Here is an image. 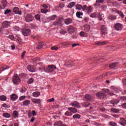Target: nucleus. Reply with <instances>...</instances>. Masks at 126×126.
Here are the masks:
<instances>
[{"label": "nucleus", "instance_id": "nucleus-48", "mask_svg": "<svg viewBox=\"0 0 126 126\" xmlns=\"http://www.w3.org/2000/svg\"><path fill=\"white\" fill-rule=\"evenodd\" d=\"M62 124H63V122H62V121H59L55 123V125L57 126H62Z\"/></svg>", "mask_w": 126, "mask_h": 126}, {"label": "nucleus", "instance_id": "nucleus-10", "mask_svg": "<svg viewBox=\"0 0 126 126\" xmlns=\"http://www.w3.org/2000/svg\"><path fill=\"white\" fill-rule=\"evenodd\" d=\"M27 68L29 71H31V72H35V71H36L35 67L33 66L32 65H30L28 66Z\"/></svg>", "mask_w": 126, "mask_h": 126}, {"label": "nucleus", "instance_id": "nucleus-16", "mask_svg": "<svg viewBox=\"0 0 126 126\" xmlns=\"http://www.w3.org/2000/svg\"><path fill=\"white\" fill-rule=\"evenodd\" d=\"M109 67L112 69H115L118 67V63H112L109 65Z\"/></svg>", "mask_w": 126, "mask_h": 126}, {"label": "nucleus", "instance_id": "nucleus-18", "mask_svg": "<svg viewBox=\"0 0 126 126\" xmlns=\"http://www.w3.org/2000/svg\"><path fill=\"white\" fill-rule=\"evenodd\" d=\"M64 22L66 25H69L72 22V20L70 18L66 19L64 20Z\"/></svg>", "mask_w": 126, "mask_h": 126}, {"label": "nucleus", "instance_id": "nucleus-50", "mask_svg": "<svg viewBox=\"0 0 126 126\" xmlns=\"http://www.w3.org/2000/svg\"><path fill=\"white\" fill-rule=\"evenodd\" d=\"M61 34H63V35H64V34H65V33H66V31H65L64 30H61L60 31Z\"/></svg>", "mask_w": 126, "mask_h": 126}, {"label": "nucleus", "instance_id": "nucleus-39", "mask_svg": "<svg viewBox=\"0 0 126 126\" xmlns=\"http://www.w3.org/2000/svg\"><path fill=\"white\" fill-rule=\"evenodd\" d=\"M117 13L119 14V15L122 17V18H124L125 17V15H124V13L122 12V11H117Z\"/></svg>", "mask_w": 126, "mask_h": 126}, {"label": "nucleus", "instance_id": "nucleus-64", "mask_svg": "<svg viewBox=\"0 0 126 126\" xmlns=\"http://www.w3.org/2000/svg\"><path fill=\"white\" fill-rule=\"evenodd\" d=\"M122 100L125 102H126V96H123L122 97Z\"/></svg>", "mask_w": 126, "mask_h": 126}, {"label": "nucleus", "instance_id": "nucleus-6", "mask_svg": "<svg viewBox=\"0 0 126 126\" xmlns=\"http://www.w3.org/2000/svg\"><path fill=\"white\" fill-rule=\"evenodd\" d=\"M114 28L117 31H120L123 29V25L121 23H116L114 24Z\"/></svg>", "mask_w": 126, "mask_h": 126}, {"label": "nucleus", "instance_id": "nucleus-57", "mask_svg": "<svg viewBox=\"0 0 126 126\" xmlns=\"http://www.w3.org/2000/svg\"><path fill=\"white\" fill-rule=\"evenodd\" d=\"M41 6L43 7L44 9H47L48 8V6L45 4H42Z\"/></svg>", "mask_w": 126, "mask_h": 126}, {"label": "nucleus", "instance_id": "nucleus-34", "mask_svg": "<svg viewBox=\"0 0 126 126\" xmlns=\"http://www.w3.org/2000/svg\"><path fill=\"white\" fill-rule=\"evenodd\" d=\"M62 24H63L62 21H58L54 23V25H56L57 26H61V25H62Z\"/></svg>", "mask_w": 126, "mask_h": 126}, {"label": "nucleus", "instance_id": "nucleus-17", "mask_svg": "<svg viewBox=\"0 0 126 126\" xmlns=\"http://www.w3.org/2000/svg\"><path fill=\"white\" fill-rule=\"evenodd\" d=\"M106 44H107L106 41H97L95 43V45L96 46H104V45H106Z\"/></svg>", "mask_w": 126, "mask_h": 126}, {"label": "nucleus", "instance_id": "nucleus-55", "mask_svg": "<svg viewBox=\"0 0 126 126\" xmlns=\"http://www.w3.org/2000/svg\"><path fill=\"white\" fill-rule=\"evenodd\" d=\"M122 108L123 109H126V103H124L121 105Z\"/></svg>", "mask_w": 126, "mask_h": 126}, {"label": "nucleus", "instance_id": "nucleus-29", "mask_svg": "<svg viewBox=\"0 0 126 126\" xmlns=\"http://www.w3.org/2000/svg\"><path fill=\"white\" fill-rule=\"evenodd\" d=\"M83 27L84 28L85 30L87 32L89 30H90V26H89V25H88V24L84 25Z\"/></svg>", "mask_w": 126, "mask_h": 126}, {"label": "nucleus", "instance_id": "nucleus-7", "mask_svg": "<svg viewBox=\"0 0 126 126\" xmlns=\"http://www.w3.org/2000/svg\"><path fill=\"white\" fill-rule=\"evenodd\" d=\"M96 95L100 99H103L106 97V95L105 93H103L102 92H98L96 94Z\"/></svg>", "mask_w": 126, "mask_h": 126}, {"label": "nucleus", "instance_id": "nucleus-62", "mask_svg": "<svg viewBox=\"0 0 126 126\" xmlns=\"http://www.w3.org/2000/svg\"><path fill=\"white\" fill-rule=\"evenodd\" d=\"M9 38L11 40H14V36L13 35H9Z\"/></svg>", "mask_w": 126, "mask_h": 126}, {"label": "nucleus", "instance_id": "nucleus-41", "mask_svg": "<svg viewBox=\"0 0 126 126\" xmlns=\"http://www.w3.org/2000/svg\"><path fill=\"white\" fill-rule=\"evenodd\" d=\"M35 18L36 19V20H38V21H40V20H41V17L39 14L35 15Z\"/></svg>", "mask_w": 126, "mask_h": 126}, {"label": "nucleus", "instance_id": "nucleus-15", "mask_svg": "<svg viewBox=\"0 0 126 126\" xmlns=\"http://www.w3.org/2000/svg\"><path fill=\"white\" fill-rule=\"evenodd\" d=\"M120 124L121 125V126H126V120L124 118H121Z\"/></svg>", "mask_w": 126, "mask_h": 126}, {"label": "nucleus", "instance_id": "nucleus-60", "mask_svg": "<svg viewBox=\"0 0 126 126\" xmlns=\"http://www.w3.org/2000/svg\"><path fill=\"white\" fill-rule=\"evenodd\" d=\"M79 44L78 43H74L72 45V47L74 48V47H76V46H79Z\"/></svg>", "mask_w": 126, "mask_h": 126}, {"label": "nucleus", "instance_id": "nucleus-45", "mask_svg": "<svg viewBox=\"0 0 126 126\" xmlns=\"http://www.w3.org/2000/svg\"><path fill=\"white\" fill-rule=\"evenodd\" d=\"M66 65L67 67H71V65H72V63H71L70 61H69L68 63H66Z\"/></svg>", "mask_w": 126, "mask_h": 126}, {"label": "nucleus", "instance_id": "nucleus-24", "mask_svg": "<svg viewBox=\"0 0 126 126\" xmlns=\"http://www.w3.org/2000/svg\"><path fill=\"white\" fill-rule=\"evenodd\" d=\"M68 110H69L71 113H75L77 112V110L74 108L68 107Z\"/></svg>", "mask_w": 126, "mask_h": 126}, {"label": "nucleus", "instance_id": "nucleus-14", "mask_svg": "<svg viewBox=\"0 0 126 126\" xmlns=\"http://www.w3.org/2000/svg\"><path fill=\"white\" fill-rule=\"evenodd\" d=\"M30 105V100L26 99L23 102V105L24 107H28Z\"/></svg>", "mask_w": 126, "mask_h": 126}, {"label": "nucleus", "instance_id": "nucleus-51", "mask_svg": "<svg viewBox=\"0 0 126 126\" xmlns=\"http://www.w3.org/2000/svg\"><path fill=\"white\" fill-rule=\"evenodd\" d=\"M51 50H54L55 51H58V50H59V47H58L57 46H53V47H51Z\"/></svg>", "mask_w": 126, "mask_h": 126}, {"label": "nucleus", "instance_id": "nucleus-49", "mask_svg": "<svg viewBox=\"0 0 126 126\" xmlns=\"http://www.w3.org/2000/svg\"><path fill=\"white\" fill-rule=\"evenodd\" d=\"M73 119H79V114H75L73 116Z\"/></svg>", "mask_w": 126, "mask_h": 126}, {"label": "nucleus", "instance_id": "nucleus-26", "mask_svg": "<svg viewBox=\"0 0 126 126\" xmlns=\"http://www.w3.org/2000/svg\"><path fill=\"white\" fill-rule=\"evenodd\" d=\"M120 102V100L118 99H113L111 101V104L113 105H117Z\"/></svg>", "mask_w": 126, "mask_h": 126}, {"label": "nucleus", "instance_id": "nucleus-31", "mask_svg": "<svg viewBox=\"0 0 126 126\" xmlns=\"http://www.w3.org/2000/svg\"><path fill=\"white\" fill-rule=\"evenodd\" d=\"M44 45V44L42 42H39V43L37 45V46L36 47V49H42L43 48V46Z\"/></svg>", "mask_w": 126, "mask_h": 126}, {"label": "nucleus", "instance_id": "nucleus-21", "mask_svg": "<svg viewBox=\"0 0 126 126\" xmlns=\"http://www.w3.org/2000/svg\"><path fill=\"white\" fill-rule=\"evenodd\" d=\"M32 103H33V104H40V103H41V99L33 98L32 99Z\"/></svg>", "mask_w": 126, "mask_h": 126}, {"label": "nucleus", "instance_id": "nucleus-22", "mask_svg": "<svg viewBox=\"0 0 126 126\" xmlns=\"http://www.w3.org/2000/svg\"><path fill=\"white\" fill-rule=\"evenodd\" d=\"M2 116L4 118H6V119H8L11 117V115H10V114H9V113L6 112V113H4L2 114Z\"/></svg>", "mask_w": 126, "mask_h": 126}, {"label": "nucleus", "instance_id": "nucleus-11", "mask_svg": "<svg viewBox=\"0 0 126 126\" xmlns=\"http://www.w3.org/2000/svg\"><path fill=\"white\" fill-rule=\"evenodd\" d=\"M10 99L12 101H16L18 99V96L15 94H13L10 95Z\"/></svg>", "mask_w": 126, "mask_h": 126}, {"label": "nucleus", "instance_id": "nucleus-12", "mask_svg": "<svg viewBox=\"0 0 126 126\" xmlns=\"http://www.w3.org/2000/svg\"><path fill=\"white\" fill-rule=\"evenodd\" d=\"M68 31L69 32V34H71L72 35V33H74V31H75V30H74V28L71 26L68 27Z\"/></svg>", "mask_w": 126, "mask_h": 126}, {"label": "nucleus", "instance_id": "nucleus-35", "mask_svg": "<svg viewBox=\"0 0 126 126\" xmlns=\"http://www.w3.org/2000/svg\"><path fill=\"white\" fill-rule=\"evenodd\" d=\"M6 97L5 95H1L0 96V101H6Z\"/></svg>", "mask_w": 126, "mask_h": 126}, {"label": "nucleus", "instance_id": "nucleus-19", "mask_svg": "<svg viewBox=\"0 0 126 126\" xmlns=\"http://www.w3.org/2000/svg\"><path fill=\"white\" fill-rule=\"evenodd\" d=\"M104 2V0H96V2L94 5V6H99L100 5V3H103Z\"/></svg>", "mask_w": 126, "mask_h": 126}, {"label": "nucleus", "instance_id": "nucleus-53", "mask_svg": "<svg viewBox=\"0 0 126 126\" xmlns=\"http://www.w3.org/2000/svg\"><path fill=\"white\" fill-rule=\"evenodd\" d=\"M11 12V10L7 9L4 11V14H8V13H10Z\"/></svg>", "mask_w": 126, "mask_h": 126}, {"label": "nucleus", "instance_id": "nucleus-30", "mask_svg": "<svg viewBox=\"0 0 126 126\" xmlns=\"http://www.w3.org/2000/svg\"><path fill=\"white\" fill-rule=\"evenodd\" d=\"M57 17V15H53L52 16H51L48 18V19L49 20H55L56 19V18Z\"/></svg>", "mask_w": 126, "mask_h": 126}, {"label": "nucleus", "instance_id": "nucleus-2", "mask_svg": "<svg viewBox=\"0 0 126 126\" xmlns=\"http://www.w3.org/2000/svg\"><path fill=\"white\" fill-rule=\"evenodd\" d=\"M57 69V67L55 66V65H49L46 67H44L43 70L45 72H47V73H50L51 72H54L55 71V69Z\"/></svg>", "mask_w": 126, "mask_h": 126}, {"label": "nucleus", "instance_id": "nucleus-33", "mask_svg": "<svg viewBox=\"0 0 126 126\" xmlns=\"http://www.w3.org/2000/svg\"><path fill=\"white\" fill-rule=\"evenodd\" d=\"M87 6L86 5H84L83 6H82V5H79V10H80V9H83V10H85V9H87Z\"/></svg>", "mask_w": 126, "mask_h": 126}, {"label": "nucleus", "instance_id": "nucleus-44", "mask_svg": "<svg viewBox=\"0 0 126 126\" xmlns=\"http://www.w3.org/2000/svg\"><path fill=\"white\" fill-rule=\"evenodd\" d=\"M34 82V79L33 78H30L28 81V83L29 84H32V83H33Z\"/></svg>", "mask_w": 126, "mask_h": 126}, {"label": "nucleus", "instance_id": "nucleus-37", "mask_svg": "<svg viewBox=\"0 0 126 126\" xmlns=\"http://www.w3.org/2000/svg\"><path fill=\"white\" fill-rule=\"evenodd\" d=\"M111 111L113 113H119L120 112V110L119 109L116 108H111Z\"/></svg>", "mask_w": 126, "mask_h": 126}, {"label": "nucleus", "instance_id": "nucleus-61", "mask_svg": "<svg viewBox=\"0 0 126 126\" xmlns=\"http://www.w3.org/2000/svg\"><path fill=\"white\" fill-rule=\"evenodd\" d=\"M55 101V98H52L48 100V102H54Z\"/></svg>", "mask_w": 126, "mask_h": 126}, {"label": "nucleus", "instance_id": "nucleus-1", "mask_svg": "<svg viewBox=\"0 0 126 126\" xmlns=\"http://www.w3.org/2000/svg\"><path fill=\"white\" fill-rule=\"evenodd\" d=\"M108 29L105 25H102L100 27V35L103 38H106V36L108 35Z\"/></svg>", "mask_w": 126, "mask_h": 126}, {"label": "nucleus", "instance_id": "nucleus-23", "mask_svg": "<svg viewBox=\"0 0 126 126\" xmlns=\"http://www.w3.org/2000/svg\"><path fill=\"white\" fill-rule=\"evenodd\" d=\"M18 111L15 110L13 112L12 117L14 118V119H16V118H18Z\"/></svg>", "mask_w": 126, "mask_h": 126}, {"label": "nucleus", "instance_id": "nucleus-4", "mask_svg": "<svg viewBox=\"0 0 126 126\" xmlns=\"http://www.w3.org/2000/svg\"><path fill=\"white\" fill-rule=\"evenodd\" d=\"M22 32L24 36H29L31 34V30L27 29H23Z\"/></svg>", "mask_w": 126, "mask_h": 126}, {"label": "nucleus", "instance_id": "nucleus-56", "mask_svg": "<svg viewBox=\"0 0 126 126\" xmlns=\"http://www.w3.org/2000/svg\"><path fill=\"white\" fill-rule=\"evenodd\" d=\"M40 11L41 13H44V14L46 13L45 9H41Z\"/></svg>", "mask_w": 126, "mask_h": 126}, {"label": "nucleus", "instance_id": "nucleus-46", "mask_svg": "<svg viewBox=\"0 0 126 126\" xmlns=\"http://www.w3.org/2000/svg\"><path fill=\"white\" fill-rule=\"evenodd\" d=\"M109 125L110 126H117V124L114 122H109Z\"/></svg>", "mask_w": 126, "mask_h": 126}, {"label": "nucleus", "instance_id": "nucleus-20", "mask_svg": "<svg viewBox=\"0 0 126 126\" xmlns=\"http://www.w3.org/2000/svg\"><path fill=\"white\" fill-rule=\"evenodd\" d=\"M109 20H116L117 19V16L115 15H110L107 17Z\"/></svg>", "mask_w": 126, "mask_h": 126}, {"label": "nucleus", "instance_id": "nucleus-63", "mask_svg": "<svg viewBox=\"0 0 126 126\" xmlns=\"http://www.w3.org/2000/svg\"><path fill=\"white\" fill-rule=\"evenodd\" d=\"M2 107H3V108H7V105L5 103H4L2 104Z\"/></svg>", "mask_w": 126, "mask_h": 126}, {"label": "nucleus", "instance_id": "nucleus-8", "mask_svg": "<svg viewBox=\"0 0 126 126\" xmlns=\"http://www.w3.org/2000/svg\"><path fill=\"white\" fill-rule=\"evenodd\" d=\"M13 12L16 14H19V15H21L22 14V11H21V10H20L19 8H18V7L14 8Z\"/></svg>", "mask_w": 126, "mask_h": 126}, {"label": "nucleus", "instance_id": "nucleus-40", "mask_svg": "<svg viewBox=\"0 0 126 126\" xmlns=\"http://www.w3.org/2000/svg\"><path fill=\"white\" fill-rule=\"evenodd\" d=\"M7 3V2H6V0H2V4L3 6V8L5 7L6 6V4Z\"/></svg>", "mask_w": 126, "mask_h": 126}, {"label": "nucleus", "instance_id": "nucleus-13", "mask_svg": "<svg viewBox=\"0 0 126 126\" xmlns=\"http://www.w3.org/2000/svg\"><path fill=\"white\" fill-rule=\"evenodd\" d=\"M99 15H100V13L99 12L93 13L90 15V17L96 18V17H99Z\"/></svg>", "mask_w": 126, "mask_h": 126}, {"label": "nucleus", "instance_id": "nucleus-3", "mask_svg": "<svg viewBox=\"0 0 126 126\" xmlns=\"http://www.w3.org/2000/svg\"><path fill=\"white\" fill-rule=\"evenodd\" d=\"M13 82L14 84H18L20 82V78L18 76V75L15 74L13 77Z\"/></svg>", "mask_w": 126, "mask_h": 126}, {"label": "nucleus", "instance_id": "nucleus-9", "mask_svg": "<svg viewBox=\"0 0 126 126\" xmlns=\"http://www.w3.org/2000/svg\"><path fill=\"white\" fill-rule=\"evenodd\" d=\"M10 25V22L5 21L2 23V26L3 28H7Z\"/></svg>", "mask_w": 126, "mask_h": 126}, {"label": "nucleus", "instance_id": "nucleus-28", "mask_svg": "<svg viewBox=\"0 0 126 126\" xmlns=\"http://www.w3.org/2000/svg\"><path fill=\"white\" fill-rule=\"evenodd\" d=\"M105 15L104 14H101V13L99 12V15H98V19L100 21L103 20V18H104Z\"/></svg>", "mask_w": 126, "mask_h": 126}, {"label": "nucleus", "instance_id": "nucleus-27", "mask_svg": "<svg viewBox=\"0 0 126 126\" xmlns=\"http://www.w3.org/2000/svg\"><path fill=\"white\" fill-rule=\"evenodd\" d=\"M74 5H75V2H72L68 4L67 7L68 8H72Z\"/></svg>", "mask_w": 126, "mask_h": 126}, {"label": "nucleus", "instance_id": "nucleus-52", "mask_svg": "<svg viewBox=\"0 0 126 126\" xmlns=\"http://www.w3.org/2000/svg\"><path fill=\"white\" fill-rule=\"evenodd\" d=\"M26 98V96L25 95H23L20 97L19 100L20 101H22V100H24Z\"/></svg>", "mask_w": 126, "mask_h": 126}, {"label": "nucleus", "instance_id": "nucleus-47", "mask_svg": "<svg viewBox=\"0 0 126 126\" xmlns=\"http://www.w3.org/2000/svg\"><path fill=\"white\" fill-rule=\"evenodd\" d=\"M64 115L65 116H72V114H71V113L69 111H66L64 113Z\"/></svg>", "mask_w": 126, "mask_h": 126}, {"label": "nucleus", "instance_id": "nucleus-38", "mask_svg": "<svg viewBox=\"0 0 126 126\" xmlns=\"http://www.w3.org/2000/svg\"><path fill=\"white\" fill-rule=\"evenodd\" d=\"M71 105L73 106V107H78L79 104L76 101H74L73 102H72L71 103Z\"/></svg>", "mask_w": 126, "mask_h": 126}, {"label": "nucleus", "instance_id": "nucleus-58", "mask_svg": "<svg viewBox=\"0 0 126 126\" xmlns=\"http://www.w3.org/2000/svg\"><path fill=\"white\" fill-rule=\"evenodd\" d=\"M59 7H60V8H63V7H64V4H63V3H60L59 4Z\"/></svg>", "mask_w": 126, "mask_h": 126}, {"label": "nucleus", "instance_id": "nucleus-42", "mask_svg": "<svg viewBox=\"0 0 126 126\" xmlns=\"http://www.w3.org/2000/svg\"><path fill=\"white\" fill-rule=\"evenodd\" d=\"M85 98L87 101H90L91 100V96L89 94H86L85 96Z\"/></svg>", "mask_w": 126, "mask_h": 126}, {"label": "nucleus", "instance_id": "nucleus-32", "mask_svg": "<svg viewBox=\"0 0 126 126\" xmlns=\"http://www.w3.org/2000/svg\"><path fill=\"white\" fill-rule=\"evenodd\" d=\"M39 95H40V92H35L32 93V96L33 97H39Z\"/></svg>", "mask_w": 126, "mask_h": 126}, {"label": "nucleus", "instance_id": "nucleus-25", "mask_svg": "<svg viewBox=\"0 0 126 126\" xmlns=\"http://www.w3.org/2000/svg\"><path fill=\"white\" fill-rule=\"evenodd\" d=\"M86 10L87 13H89V14H90V13H91V12H92L93 11L92 6H89V7H87Z\"/></svg>", "mask_w": 126, "mask_h": 126}, {"label": "nucleus", "instance_id": "nucleus-5", "mask_svg": "<svg viewBox=\"0 0 126 126\" xmlns=\"http://www.w3.org/2000/svg\"><path fill=\"white\" fill-rule=\"evenodd\" d=\"M33 19H34V17H33L32 15L30 14H27L25 17V20L26 22H31L33 21Z\"/></svg>", "mask_w": 126, "mask_h": 126}, {"label": "nucleus", "instance_id": "nucleus-43", "mask_svg": "<svg viewBox=\"0 0 126 126\" xmlns=\"http://www.w3.org/2000/svg\"><path fill=\"white\" fill-rule=\"evenodd\" d=\"M90 105H91L90 103H87V102H85L83 104V107H85V108H87V107H89Z\"/></svg>", "mask_w": 126, "mask_h": 126}, {"label": "nucleus", "instance_id": "nucleus-59", "mask_svg": "<svg viewBox=\"0 0 126 126\" xmlns=\"http://www.w3.org/2000/svg\"><path fill=\"white\" fill-rule=\"evenodd\" d=\"M25 54H26V51H24L21 55L22 58L23 59L24 58V56H25Z\"/></svg>", "mask_w": 126, "mask_h": 126}, {"label": "nucleus", "instance_id": "nucleus-54", "mask_svg": "<svg viewBox=\"0 0 126 126\" xmlns=\"http://www.w3.org/2000/svg\"><path fill=\"white\" fill-rule=\"evenodd\" d=\"M112 116L114 117V118H116V119L120 118V115H119L112 114Z\"/></svg>", "mask_w": 126, "mask_h": 126}, {"label": "nucleus", "instance_id": "nucleus-36", "mask_svg": "<svg viewBox=\"0 0 126 126\" xmlns=\"http://www.w3.org/2000/svg\"><path fill=\"white\" fill-rule=\"evenodd\" d=\"M80 35L81 36V37H87V33L84 32H81L80 33Z\"/></svg>", "mask_w": 126, "mask_h": 126}]
</instances>
